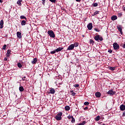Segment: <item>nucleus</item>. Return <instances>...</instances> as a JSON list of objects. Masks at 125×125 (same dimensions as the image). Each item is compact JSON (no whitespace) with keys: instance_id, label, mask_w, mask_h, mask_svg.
<instances>
[{"instance_id":"2eb2a0df","label":"nucleus","mask_w":125,"mask_h":125,"mask_svg":"<svg viewBox=\"0 0 125 125\" xmlns=\"http://www.w3.org/2000/svg\"><path fill=\"white\" fill-rule=\"evenodd\" d=\"M118 19V17L117 16H113L111 17V20L112 21H115V20H117Z\"/></svg>"},{"instance_id":"f8f14e48","label":"nucleus","mask_w":125,"mask_h":125,"mask_svg":"<svg viewBox=\"0 0 125 125\" xmlns=\"http://www.w3.org/2000/svg\"><path fill=\"white\" fill-rule=\"evenodd\" d=\"M37 62H38V59L36 58L33 59V61H32V64H36Z\"/></svg>"},{"instance_id":"7c9ffc66","label":"nucleus","mask_w":125,"mask_h":125,"mask_svg":"<svg viewBox=\"0 0 125 125\" xmlns=\"http://www.w3.org/2000/svg\"><path fill=\"white\" fill-rule=\"evenodd\" d=\"M98 13H99V11H96L95 12H94L93 16L96 15L97 14H98Z\"/></svg>"},{"instance_id":"79ce46f5","label":"nucleus","mask_w":125,"mask_h":125,"mask_svg":"<svg viewBox=\"0 0 125 125\" xmlns=\"http://www.w3.org/2000/svg\"><path fill=\"white\" fill-rule=\"evenodd\" d=\"M123 15V14H122V13H119L118 14V16H120V17Z\"/></svg>"},{"instance_id":"49530a36","label":"nucleus","mask_w":125,"mask_h":125,"mask_svg":"<svg viewBox=\"0 0 125 125\" xmlns=\"http://www.w3.org/2000/svg\"><path fill=\"white\" fill-rule=\"evenodd\" d=\"M123 117H125V111L123 113Z\"/></svg>"},{"instance_id":"09e8293b","label":"nucleus","mask_w":125,"mask_h":125,"mask_svg":"<svg viewBox=\"0 0 125 125\" xmlns=\"http://www.w3.org/2000/svg\"><path fill=\"white\" fill-rule=\"evenodd\" d=\"M78 2H80L81 0H76Z\"/></svg>"},{"instance_id":"4468645a","label":"nucleus","mask_w":125,"mask_h":125,"mask_svg":"<svg viewBox=\"0 0 125 125\" xmlns=\"http://www.w3.org/2000/svg\"><path fill=\"white\" fill-rule=\"evenodd\" d=\"M17 38L19 39H21L22 38V35H21V33L20 32H18L17 33Z\"/></svg>"},{"instance_id":"3c124183","label":"nucleus","mask_w":125,"mask_h":125,"mask_svg":"<svg viewBox=\"0 0 125 125\" xmlns=\"http://www.w3.org/2000/svg\"><path fill=\"white\" fill-rule=\"evenodd\" d=\"M0 2H2V0H0Z\"/></svg>"},{"instance_id":"f704fd0d","label":"nucleus","mask_w":125,"mask_h":125,"mask_svg":"<svg viewBox=\"0 0 125 125\" xmlns=\"http://www.w3.org/2000/svg\"><path fill=\"white\" fill-rule=\"evenodd\" d=\"M84 105H89V103L88 102H85L84 103Z\"/></svg>"},{"instance_id":"a19ab883","label":"nucleus","mask_w":125,"mask_h":125,"mask_svg":"<svg viewBox=\"0 0 125 125\" xmlns=\"http://www.w3.org/2000/svg\"><path fill=\"white\" fill-rule=\"evenodd\" d=\"M108 52H109V53H112V52H113V51L112 50H109L108 51Z\"/></svg>"},{"instance_id":"a878e982","label":"nucleus","mask_w":125,"mask_h":125,"mask_svg":"<svg viewBox=\"0 0 125 125\" xmlns=\"http://www.w3.org/2000/svg\"><path fill=\"white\" fill-rule=\"evenodd\" d=\"M17 66L19 68H22V64L20 62L18 63Z\"/></svg>"},{"instance_id":"0eeeda50","label":"nucleus","mask_w":125,"mask_h":125,"mask_svg":"<svg viewBox=\"0 0 125 125\" xmlns=\"http://www.w3.org/2000/svg\"><path fill=\"white\" fill-rule=\"evenodd\" d=\"M107 94H109V95H114L116 94V91H113V90H110L108 92Z\"/></svg>"},{"instance_id":"ddd939ff","label":"nucleus","mask_w":125,"mask_h":125,"mask_svg":"<svg viewBox=\"0 0 125 125\" xmlns=\"http://www.w3.org/2000/svg\"><path fill=\"white\" fill-rule=\"evenodd\" d=\"M3 28V20H1L0 21V29Z\"/></svg>"},{"instance_id":"ea45409f","label":"nucleus","mask_w":125,"mask_h":125,"mask_svg":"<svg viewBox=\"0 0 125 125\" xmlns=\"http://www.w3.org/2000/svg\"><path fill=\"white\" fill-rule=\"evenodd\" d=\"M95 30L96 31V32H100V30H99V29L96 28V29H95Z\"/></svg>"},{"instance_id":"c03bdc74","label":"nucleus","mask_w":125,"mask_h":125,"mask_svg":"<svg viewBox=\"0 0 125 125\" xmlns=\"http://www.w3.org/2000/svg\"><path fill=\"white\" fill-rule=\"evenodd\" d=\"M90 43H93V41L92 40H90Z\"/></svg>"},{"instance_id":"b1692460","label":"nucleus","mask_w":125,"mask_h":125,"mask_svg":"<svg viewBox=\"0 0 125 125\" xmlns=\"http://www.w3.org/2000/svg\"><path fill=\"white\" fill-rule=\"evenodd\" d=\"M65 111H69V110H70V106L66 105L65 107Z\"/></svg>"},{"instance_id":"423d86ee","label":"nucleus","mask_w":125,"mask_h":125,"mask_svg":"<svg viewBox=\"0 0 125 125\" xmlns=\"http://www.w3.org/2000/svg\"><path fill=\"white\" fill-rule=\"evenodd\" d=\"M75 48V45L72 44L70 45L67 49V50H73Z\"/></svg>"},{"instance_id":"20e7f679","label":"nucleus","mask_w":125,"mask_h":125,"mask_svg":"<svg viewBox=\"0 0 125 125\" xmlns=\"http://www.w3.org/2000/svg\"><path fill=\"white\" fill-rule=\"evenodd\" d=\"M113 48L114 50H118L120 49V45H119V44H118V43L114 42L113 44Z\"/></svg>"},{"instance_id":"2f4dec72","label":"nucleus","mask_w":125,"mask_h":125,"mask_svg":"<svg viewBox=\"0 0 125 125\" xmlns=\"http://www.w3.org/2000/svg\"><path fill=\"white\" fill-rule=\"evenodd\" d=\"M73 44V45H74V47H77V46H79V43H77V42H76V43H74V44Z\"/></svg>"},{"instance_id":"58836bf2","label":"nucleus","mask_w":125,"mask_h":125,"mask_svg":"<svg viewBox=\"0 0 125 125\" xmlns=\"http://www.w3.org/2000/svg\"><path fill=\"white\" fill-rule=\"evenodd\" d=\"M122 9H123V11H125V7L123 6L122 7Z\"/></svg>"},{"instance_id":"72a5a7b5","label":"nucleus","mask_w":125,"mask_h":125,"mask_svg":"<svg viewBox=\"0 0 125 125\" xmlns=\"http://www.w3.org/2000/svg\"><path fill=\"white\" fill-rule=\"evenodd\" d=\"M74 117H73V116H70L69 115L67 118L68 119H69V120H70V119H72Z\"/></svg>"},{"instance_id":"8fccbe9b","label":"nucleus","mask_w":125,"mask_h":125,"mask_svg":"<svg viewBox=\"0 0 125 125\" xmlns=\"http://www.w3.org/2000/svg\"><path fill=\"white\" fill-rule=\"evenodd\" d=\"M84 109V110H86V109H88V108L87 107H85Z\"/></svg>"},{"instance_id":"e433bc0d","label":"nucleus","mask_w":125,"mask_h":125,"mask_svg":"<svg viewBox=\"0 0 125 125\" xmlns=\"http://www.w3.org/2000/svg\"><path fill=\"white\" fill-rule=\"evenodd\" d=\"M49 1H51V2L55 3L56 0H49Z\"/></svg>"},{"instance_id":"5701e85b","label":"nucleus","mask_w":125,"mask_h":125,"mask_svg":"<svg viewBox=\"0 0 125 125\" xmlns=\"http://www.w3.org/2000/svg\"><path fill=\"white\" fill-rule=\"evenodd\" d=\"M70 93H71L72 96H75V95H76V93L74 92V90H71Z\"/></svg>"},{"instance_id":"4c0bfd02","label":"nucleus","mask_w":125,"mask_h":125,"mask_svg":"<svg viewBox=\"0 0 125 125\" xmlns=\"http://www.w3.org/2000/svg\"><path fill=\"white\" fill-rule=\"evenodd\" d=\"M42 4L44 5V3H45V0H42Z\"/></svg>"},{"instance_id":"412c9836","label":"nucleus","mask_w":125,"mask_h":125,"mask_svg":"<svg viewBox=\"0 0 125 125\" xmlns=\"http://www.w3.org/2000/svg\"><path fill=\"white\" fill-rule=\"evenodd\" d=\"M95 121H96V122H98V121H99V120H100V116H97L95 118Z\"/></svg>"},{"instance_id":"f3484780","label":"nucleus","mask_w":125,"mask_h":125,"mask_svg":"<svg viewBox=\"0 0 125 125\" xmlns=\"http://www.w3.org/2000/svg\"><path fill=\"white\" fill-rule=\"evenodd\" d=\"M63 47H59L57 49H56V51L57 52H59V51H61V50H62Z\"/></svg>"},{"instance_id":"de8ad7c7","label":"nucleus","mask_w":125,"mask_h":125,"mask_svg":"<svg viewBox=\"0 0 125 125\" xmlns=\"http://www.w3.org/2000/svg\"><path fill=\"white\" fill-rule=\"evenodd\" d=\"M4 61H7V58H4Z\"/></svg>"},{"instance_id":"c85d7f7f","label":"nucleus","mask_w":125,"mask_h":125,"mask_svg":"<svg viewBox=\"0 0 125 125\" xmlns=\"http://www.w3.org/2000/svg\"><path fill=\"white\" fill-rule=\"evenodd\" d=\"M74 87H79L80 86V84H75L73 85Z\"/></svg>"},{"instance_id":"9d476101","label":"nucleus","mask_w":125,"mask_h":125,"mask_svg":"<svg viewBox=\"0 0 125 125\" xmlns=\"http://www.w3.org/2000/svg\"><path fill=\"white\" fill-rule=\"evenodd\" d=\"M120 109L121 111H125V105L124 104H122L120 106Z\"/></svg>"},{"instance_id":"bb28decb","label":"nucleus","mask_w":125,"mask_h":125,"mask_svg":"<svg viewBox=\"0 0 125 125\" xmlns=\"http://www.w3.org/2000/svg\"><path fill=\"white\" fill-rule=\"evenodd\" d=\"M21 19H25V20H27V18H26V17H25V16H21L20 17Z\"/></svg>"},{"instance_id":"f257e3e1","label":"nucleus","mask_w":125,"mask_h":125,"mask_svg":"<svg viewBox=\"0 0 125 125\" xmlns=\"http://www.w3.org/2000/svg\"><path fill=\"white\" fill-rule=\"evenodd\" d=\"M62 115H63L62 112H60L55 117L56 120H57V121H61V120H62Z\"/></svg>"},{"instance_id":"6ab92c4d","label":"nucleus","mask_w":125,"mask_h":125,"mask_svg":"<svg viewBox=\"0 0 125 125\" xmlns=\"http://www.w3.org/2000/svg\"><path fill=\"white\" fill-rule=\"evenodd\" d=\"M21 26H25L26 25V21L23 20L21 21Z\"/></svg>"},{"instance_id":"a211bd4d","label":"nucleus","mask_w":125,"mask_h":125,"mask_svg":"<svg viewBox=\"0 0 125 125\" xmlns=\"http://www.w3.org/2000/svg\"><path fill=\"white\" fill-rule=\"evenodd\" d=\"M109 70H110V71H115L116 67H112V66H109L108 67Z\"/></svg>"},{"instance_id":"c756f323","label":"nucleus","mask_w":125,"mask_h":125,"mask_svg":"<svg viewBox=\"0 0 125 125\" xmlns=\"http://www.w3.org/2000/svg\"><path fill=\"white\" fill-rule=\"evenodd\" d=\"M94 7H96V6H98V3H94L93 4Z\"/></svg>"},{"instance_id":"39448f33","label":"nucleus","mask_w":125,"mask_h":125,"mask_svg":"<svg viewBox=\"0 0 125 125\" xmlns=\"http://www.w3.org/2000/svg\"><path fill=\"white\" fill-rule=\"evenodd\" d=\"M118 30L120 32L121 35H123V28L122 27V25H119L117 26Z\"/></svg>"},{"instance_id":"9b49d317","label":"nucleus","mask_w":125,"mask_h":125,"mask_svg":"<svg viewBox=\"0 0 125 125\" xmlns=\"http://www.w3.org/2000/svg\"><path fill=\"white\" fill-rule=\"evenodd\" d=\"M11 50H10V49H8L7 51V53H6V56L7 57H9L10 56V54H11Z\"/></svg>"},{"instance_id":"4be33fe9","label":"nucleus","mask_w":125,"mask_h":125,"mask_svg":"<svg viewBox=\"0 0 125 125\" xmlns=\"http://www.w3.org/2000/svg\"><path fill=\"white\" fill-rule=\"evenodd\" d=\"M19 90L21 92L24 91V88L23 87V86H20Z\"/></svg>"},{"instance_id":"f03ea898","label":"nucleus","mask_w":125,"mask_h":125,"mask_svg":"<svg viewBox=\"0 0 125 125\" xmlns=\"http://www.w3.org/2000/svg\"><path fill=\"white\" fill-rule=\"evenodd\" d=\"M94 39L95 40V41H96L97 42H102V41H103V38L99 36V35H96L95 37H94Z\"/></svg>"},{"instance_id":"473e14b6","label":"nucleus","mask_w":125,"mask_h":125,"mask_svg":"<svg viewBox=\"0 0 125 125\" xmlns=\"http://www.w3.org/2000/svg\"><path fill=\"white\" fill-rule=\"evenodd\" d=\"M6 47V44H4V45L3 46V47H2V49H3V50H5Z\"/></svg>"},{"instance_id":"7ed1b4c3","label":"nucleus","mask_w":125,"mask_h":125,"mask_svg":"<svg viewBox=\"0 0 125 125\" xmlns=\"http://www.w3.org/2000/svg\"><path fill=\"white\" fill-rule=\"evenodd\" d=\"M47 34H48L49 36H50L51 38H55V34L53 31L49 30L47 31Z\"/></svg>"},{"instance_id":"1a4fd4ad","label":"nucleus","mask_w":125,"mask_h":125,"mask_svg":"<svg viewBox=\"0 0 125 125\" xmlns=\"http://www.w3.org/2000/svg\"><path fill=\"white\" fill-rule=\"evenodd\" d=\"M87 27L88 28V30H92V23H89V24H88Z\"/></svg>"},{"instance_id":"c9c22d12","label":"nucleus","mask_w":125,"mask_h":125,"mask_svg":"<svg viewBox=\"0 0 125 125\" xmlns=\"http://www.w3.org/2000/svg\"><path fill=\"white\" fill-rule=\"evenodd\" d=\"M75 118H74V117L73 118H72V120H71V123H75Z\"/></svg>"},{"instance_id":"aec40b11","label":"nucleus","mask_w":125,"mask_h":125,"mask_svg":"<svg viewBox=\"0 0 125 125\" xmlns=\"http://www.w3.org/2000/svg\"><path fill=\"white\" fill-rule=\"evenodd\" d=\"M21 2H22V0H19L17 1V4H18V5H21Z\"/></svg>"},{"instance_id":"6e6552de","label":"nucleus","mask_w":125,"mask_h":125,"mask_svg":"<svg viewBox=\"0 0 125 125\" xmlns=\"http://www.w3.org/2000/svg\"><path fill=\"white\" fill-rule=\"evenodd\" d=\"M49 93L51 94H54V93H55V90L53 88H50Z\"/></svg>"},{"instance_id":"cd10ccee","label":"nucleus","mask_w":125,"mask_h":125,"mask_svg":"<svg viewBox=\"0 0 125 125\" xmlns=\"http://www.w3.org/2000/svg\"><path fill=\"white\" fill-rule=\"evenodd\" d=\"M56 50H55L54 51H52L50 52L51 54H54V53H56Z\"/></svg>"},{"instance_id":"603ef678","label":"nucleus","mask_w":125,"mask_h":125,"mask_svg":"<svg viewBox=\"0 0 125 125\" xmlns=\"http://www.w3.org/2000/svg\"><path fill=\"white\" fill-rule=\"evenodd\" d=\"M101 125H106L104 124H102Z\"/></svg>"},{"instance_id":"37998d69","label":"nucleus","mask_w":125,"mask_h":125,"mask_svg":"<svg viewBox=\"0 0 125 125\" xmlns=\"http://www.w3.org/2000/svg\"><path fill=\"white\" fill-rule=\"evenodd\" d=\"M25 79H26V77L24 76L22 78V81H25Z\"/></svg>"},{"instance_id":"393cba45","label":"nucleus","mask_w":125,"mask_h":125,"mask_svg":"<svg viewBox=\"0 0 125 125\" xmlns=\"http://www.w3.org/2000/svg\"><path fill=\"white\" fill-rule=\"evenodd\" d=\"M86 122L85 121H83L82 123L78 124V125H85L86 124Z\"/></svg>"},{"instance_id":"a18cd8bd","label":"nucleus","mask_w":125,"mask_h":125,"mask_svg":"<svg viewBox=\"0 0 125 125\" xmlns=\"http://www.w3.org/2000/svg\"><path fill=\"white\" fill-rule=\"evenodd\" d=\"M123 48H125V43L122 46Z\"/></svg>"},{"instance_id":"dca6fc26","label":"nucleus","mask_w":125,"mask_h":125,"mask_svg":"<svg viewBox=\"0 0 125 125\" xmlns=\"http://www.w3.org/2000/svg\"><path fill=\"white\" fill-rule=\"evenodd\" d=\"M95 96L96 97L99 98L101 96V93H100L99 92H97L96 93Z\"/></svg>"}]
</instances>
